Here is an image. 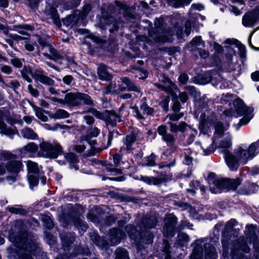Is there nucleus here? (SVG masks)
I'll return each mask as SVG.
<instances>
[{
    "label": "nucleus",
    "instance_id": "1",
    "mask_svg": "<svg viewBox=\"0 0 259 259\" xmlns=\"http://www.w3.org/2000/svg\"><path fill=\"white\" fill-rule=\"evenodd\" d=\"M8 238L18 248L16 259H33L30 253L35 248V245L24 231L22 221H16L12 224Z\"/></svg>",
    "mask_w": 259,
    "mask_h": 259
},
{
    "label": "nucleus",
    "instance_id": "2",
    "mask_svg": "<svg viewBox=\"0 0 259 259\" xmlns=\"http://www.w3.org/2000/svg\"><path fill=\"white\" fill-rule=\"evenodd\" d=\"M259 152V140L252 143L247 149L239 146L233 153L225 151L224 158L225 162L231 171H236L240 164H245L253 158Z\"/></svg>",
    "mask_w": 259,
    "mask_h": 259
},
{
    "label": "nucleus",
    "instance_id": "3",
    "mask_svg": "<svg viewBox=\"0 0 259 259\" xmlns=\"http://www.w3.org/2000/svg\"><path fill=\"white\" fill-rule=\"evenodd\" d=\"M207 180L209 190L212 193L214 194L221 193L223 190L235 191L241 182L240 178H237L236 179H219L215 178L214 174H210Z\"/></svg>",
    "mask_w": 259,
    "mask_h": 259
},
{
    "label": "nucleus",
    "instance_id": "4",
    "mask_svg": "<svg viewBox=\"0 0 259 259\" xmlns=\"http://www.w3.org/2000/svg\"><path fill=\"white\" fill-rule=\"evenodd\" d=\"M155 29L149 31L151 39L157 42H171L174 32L167 28L163 18L156 19Z\"/></svg>",
    "mask_w": 259,
    "mask_h": 259
},
{
    "label": "nucleus",
    "instance_id": "5",
    "mask_svg": "<svg viewBox=\"0 0 259 259\" xmlns=\"http://www.w3.org/2000/svg\"><path fill=\"white\" fill-rule=\"evenodd\" d=\"M217 259V254L214 247L207 243L203 239L197 240L195 242L194 250L190 255V259Z\"/></svg>",
    "mask_w": 259,
    "mask_h": 259
},
{
    "label": "nucleus",
    "instance_id": "6",
    "mask_svg": "<svg viewBox=\"0 0 259 259\" xmlns=\"http://www.w3.org/2000/svg\"><path fill=\"white\" fill-rule=\"evenodd\" d=\"M233 105L234 109L231 108L226 110L224 111V114L230 117L243 115V117L240 119L239 124L240 126L247 124L253 117L251 111L240 99L235 100L233 102Z\"/></svg>",
    "mask_w": 259,
    "mask_h": 259
},
{
    "label": "nucleus",
    "instance_id": "7",
    "mask_svg": "<svg viewBox=\"0 0 259 259\" xmlns=\"http://www.w3.org/2000/svg\"><path fill=\"white\" fill-rule=\"evenodd\" d=\"M157 223V219L155 215L145 216L142 220L143 226L141 227V230L142 232H139L137 228H134L131 225L126 226L125 229L132 239L136 240L138 239V236L142 237V234L144 233L146 229H151L155 227Z\"/></svg>",
    "mask_w": 259,
    "mask_h": 259
},
{
    "label": "nucleus",
    "instance_id": "8",
    "mask_svg": "<svg viewBox=\"0 0 259 259\" xmlns=\"http://www.w3.org/2000/svg\"><path fill=\"white\" fill-rule=\"evenodd\" d=\"M40 150L38 154L50 158H56L62 153V148L59 144H51L44 142L39 144Z\"/></svg>",
    "mask_w": 259,
    "mask_h": 259
},
{
    "label": "nucleus",
    "instance_id": "9",
    "mask_svg": "<svg viewBox=\"0 0 259 259\" xmlns=\"http://www.w3.org/2000/svg\"><path fill=\"white\" fill-rule=\"evenodd\" d=\"M87 112L91 113L95 117L99 119L104 120L107 125L114 126L118 121L120 120V116L113 111L106 110L104 112H100L93 108H89Z\"/></svg>",
    "mask_w": 259,
    "mask_h": 259
},
{
    "label": "nucleus",
    "instance_id": "10",
    "mask_svg": "<svg viewBox=\"0 0 259 259\" xmlns=\"http://www.w3.org/2000/svg\"><path fill=\"white\" fill-rule=\"evenodd\" d=\"M28 170L27 178L30 187L36 186L38 183V177L40 176V171L38 164L33 161H28L26 162Z\"/></svg>",
    "mask_w": 259,
    "mask_h": 259
},
{
    "label": "nucleus",
    "instance_id": "11",
    "mask_svg": "<svg viewBox=\"0 0 259 259\" xmlns=\"http://www.w3.org/2000/svg\"><path fill=\"white\" fill-rule=\"evenodd\" d=\"M164 225L163 229V235L167 237H172L175 235V227L177 218L172 214H167L164 219Z\"/></svg>",
    "mask_w": 259,
    "mask_h": 259
},
{
    "label": "nucleus",
    "instance_id": "12",
    "mask_svg": "<svg viewBox=\"0 0 259 259\" xmlns=\"http://www.w3.org/2000/svg\"><path fill=\"white\" fill-rule=\"evenodd\" d=\"M38 42L41 46V50L45 51L42 55L49 59L56 60L61 58L60 54L52 46L43 40L38 38Z\"/></svg>",
    "mask_w": 259,
    "mask_h": 259
},
{
    "label": "nucleus",
    "instance_id": "13",
    "mask_svg": "<svg viewBox=\"0 0 259 259\" xmlns=\"http://www.w3.org/2000/svg\"><path fill=\"white\" fill-rule=\"evenodd\" d=\"M171 174L161 172L158 177L142 176L141 179L149 185H160L171 180Z\"/></svg>",
    "mask_w": 259,
    "mask_h": 259
},
{
    "label": "nucleus",
    "instance_id": "14",
    "mask_svg": "<svg viewBox=\"0 0 259 259\" xmlns=\"http://www.w3.org/2000/svg\"><path fill=\"white\" fill-rule=\"evenodd\" d=\"M203 9L204 6L200 4H193L191 6V8L189 13V20L187 21L185 25V32L187 35H188L190 33L192 26L193 27H199L198 24H196L197 18L191 16V13L193 10H197L200 11Z\"/></svg>",
    "mask_w": 259,
    "mask_h": 259
},
{
    "label": "nucleus",
    "instance_id": "15",
    "mask_svg": "<svg viewBox=\"0 0 259 259\" xmlns=\"http://www.w3.org/2000/svg\"><path fill=\"white\" fill-rule=\"evenodd\" d=\"M136 138L137 136L135 133H131L123 139L122 141L124 145L120 148V150L122 154L128 153L133 150V145L136 141Z\"/></svg>",
    "mask_w": 259,
    "mask_h": 259
},
{
    "label": "nucleus",
    "instance_id": "16",
    "mask_svg": "<svg viewBox=\"0 0 259 259\" xmlns=\"http://www.w3.org/2000/svg\"><path fill=\"white\" fill-rule=\"evenodd\" d=\"M196 143L198 145H201V148L203 151V154L205 156L213 153L217 148L214 142L208 137L202 143L199 142H197Z\"/></svg>",
    "mask_w": 259,
    "mask_h": 259
},
{
    "label": "nucleus",
    "instance_id": "17",
    "mask_svg": "<svg viewBox=\"0 0 259 259\" xmlns=\"http://www.w3.org/2000/svg\"><path fill=\"white\" fill-rule=\"evenodd\" d=\"M79 92L69 93L67 94L64 98V100H59L60 103L65 102L70 107L80 106V102L79 101Z\"/></svg>",
    "mask_w": 259,
    "mask_h": 259
},
{
    "label": "nucleus",
    "instance_id": "18",
    "mask_svg": "<svg viewBox=\"0 0 259 259\" xmlns=\"http://www.w3.org/2000/svg\"><path fill=\"white\" fill-rule=\"evenodd\" d=\"M125 235L124 232L120 229L113 228L110 230L109 234L108 243L111 245H116L118 244L121 240L125 237Z\"/></svg>",
    "mask_w": 259,
    "mask_h": 259
},
{
    "label": "nucleus",
    "instance_id": "19",
    "mask_svg": "<svg viewBox=\"0 0 259 259\" xmlns=\"http://www.w3.org/2000/svg\"><path fill=\"white\" fill-rule=\"evenodd\" d=\"M164 83V85L156 83L154 85L158 89L171 95H173L175 92L179 91L177 86L169 78H165Z\"/></svg>",
    "mask_w": 259,
    "mask_h": 259
},
{
    "label": "nucleus",
    "instance_id": "20",
    "mask_svg": "<svg viewBox=\"0 0 259 259\" xmlns=\"http://www.w3.org/2000/svg\"><path fill=\"white\" fill-rule=\"evenodd\" d=\"M33 78L36 80L46 85H52L54 83V80L46 75L44 72L41 70H35Z\"/></svg>",
    "mask_w": 259,
    "mask_h": 259
},
{
    "label": "nucleus",
    "instance_id": "21",
    "mask_svg": "<svg viewBox=\"0 0 259 259\" xmlns=\"http://www.w3.org/2000/svg\"><path fill=\"white\" fill-rule=\"evenodd\" d=\"M23 168L22 161L15 159L9 161L7 164V170L11 174H17L23 170Z\"/></svg>",
    "mask_w": 259,
    "mask_h": 259
},
{
    "label": "nucleus",
    "instance_id": "22",
    "mask_svg": "<svg viewBox=\"0 0 259 259\" xmlns=\"http://www.w3.org/2000/svg\"><path fill=\"white\" fill-rule=\"evenodd\" d=\"M257 16L255 12H249L242 17V24L246 27H252L257 22Z\"/></svg>",
    "mask_w": 259,
    "mask_h": 259
},
{
    "label": "nucleus",
    "instance_id": "23",
    "mask_svg": "<svg viewBox=\"0 0 259 259\" xmlns=\"http://www.w3.org/2000/svg\"><path fill=\"white\" fill-rule=\"evenodd\" d=\"M258 186L255 183H245L240 187L237 193L241 195H248L255 192L258 189Z\"/></svg>",
    "mask_w": 259,
    "mask_h": 259
},
{
    "label": "nucleus",
    "instance_id": "24",
    "mask_svg": "<svg viewBox=\"0 0 259 259\" xmlns=\"http://www.w3.org/2000/svg\"><path fill=\"white\" fill-rule=\"evenodd\" d=\"M45 13L48 19L53 20V22L57 26H61V21L56 9L51 6H48L45 10Z\"/></svg>",
    "mask_w": 259,
    "mask_h": 259
},
{
    "label": "nucleus",
    "instance_id": "25",
    "mask_svg": "<svg viewBox=\"0 0 259 259\" xmlns=\"http://www.w3.org/2000/svg\"><path fill=\"white\" fill-rule=\"evenodd\" d=\"M122 81L126 85L127 90L128 91L134 92L136 93L135 95L136 97H141L142 96V92L139 86L136 85L133 81H132L128 78L124 77L121 78Z\"/></svg>",
    "mask_w": 259,
    "mask_h": 259
},
{
    "label": "nucleus",
    "instance_id": "26",
    "mask_svg": "<svg viewBox=\"0 0 259 259\" xmlns=\"http://www.w3.org/2000/svg\"><path fill=\"white\" fill-rule=\"evenodd\" d=\"M168 124L170 126V132L174 133H184L189 128V125L185 122H181L179 124H176L170 121L168 122Z\"/></svg>",
    "mask_w": 259,
    "mask_h": 259
},
{
    "label": "nucleus",
    "instance_id": "27",
    "mask_svg": "<svg viewBox=\"0 0 259 259\" xmlns=\"http://www.w3.org/2000/svg\"><path fill=\"white\" fill-rule=\"evenodd\" d=\"M97 73L99 78L101 80L108 81L112 79L111 74L107 70V66L104 64L99 65Z\"/></svg>",
    "mask_w": 259,
    "mask_h": 259
},
{
    "label": "nucleus",
    "instance_id": "28",
    "mask_svg": "<svg viewBox=\"0 0 259 259\" xmlns=\"http://www.w3.org/2000/svg\"><path fill=\"white\" fill-rule=\"evenodd\" d=\"M232 136L229 134H226V137L219 143L218 147L222 149V152L225 154V151H229V149L231 148L232 145Z\"/></svg>",
    "mask_w": 259,
    "mask_h": 259
},
{
    "label": "nucleus",
    "instance_id": "29",
    "mask_svg": "<svg viewBox=\"0 0 259 259\" xmlns=\"http://www.w3.org/2000/svg\"><path fill=\"white\" fill-rule=\"evenodd\" d=\"M38 150V146L34 143H30L21 149L22 154H32L36 153Z\"/></svg>",
    "mask_w": 259,
    "mask_h": 259
},
{
    "label": "nucleus",
    "instance_id": "30",
    "mask_svg": "<svg viewBox=\"0 0 259 259\" xmlns=\"http://www.w3.org/2000/svg\"><path fill=\"white\" fill-rule=\"evenodd\" d=\"M22 136L28 140H35L37 139V134L31 128L26 127L21 131Z\"/></svg>",
    "mask_w": 259,
    "mask_h": 259
},
{
    "label": "nucleus",
    "instance_id": "31",
    "mask_svg": "<svg viewBox=\"0 0 259 259\" xmlns=\"http://www.w3.org/2000/svg\"><path fill=\"white\" fill-rule=\"evenodd\" d=\"M79 101L80 106L83 104L88 106H93L94 105V101L92 98L87 94L79 92Z\"/></svg>",
    "mask_w": 259,
    "mask_h": 259
},
{
    "label": "nucleus",
    "instance_id": "32",
    "mask_svg": "<svg viewBox=\"0 0 259 259\" xmlns=\"http://www.w3.org/2000/svg\"><path fill=\"white\" fill-rule=\"evenodd\" d=\"M189 241V236L185 233H180L177 236V239L175 245L177 246H184Z\"/></svg>",
    "mask_w": 259,
    "mask_h": 259
},
{
    "label": "nucleus",
    "instance_id": "33",
    "mask_svg": "<svg viewBox=\"0 0 259 259\" xmlns=\"http://www.w3.org/2000/svg\"><path fill=\"white\" fill-rule=\"evenodd\" d=\"M22 75L24 79L30 83L32 82V79L30 78V76L33 77L34 71L33 72L31 68L29 66H25L21 71Z\"/></svg>",
    "mask_w": 259,
    "mask_h": 259
},
{
    "label": "nucleus",
    "instance_id": "34",
    "mask_svg": "<svg viewBox=\"0 0 259 259\" xmlns=\"http://www.w3.org/2000/svg\"><path fill=\"white\" fill-rule=\"evenodd\" d=\"M30 105L33 108L35 112V115L41 121H46L48 120V116L44 114L42 109L34 105L33 103H30Z\"/></svg>",
    "mask_w": 259,
    "mask_h": 259
},
{
    "label": "nucleus",
    "instance_id": "35",
    "mask_svg": "<svg viewBox=\"0 0 259 259\" xmlns=\"http://www.w3.org/2000/svg\"><path fill=\"white\" fill-rule=\"evenodd\" d=\"M118 86L116 82H111L110 84L103 90V94L105 95L109 94H118Z\"/></svg>",
    "mask_w": 259,
    "mask_h": 259
},
{
    "label": "nucleus",
    "instance_id": "36",
    "mask_svg": "<svg viewBox=\"0 0 259 259\" xmlns=\"http://www.w3.org/2000/svg\"><path fill=\"white\" fill-rule=\"evenodd\" d=\"M0 131L2 134L10 136L14 135L16 133L15 129L7 127L5 123L1 120H0Z\"/></svg>",
    "mask_w": 259,
    "mask_h": 259
},
{
    "label": "nucleus",
    "instance_id": "37",
    "mask_svg": "<svg viewBox=\"0 0 259 259\" xmlns=\"http://www.w3.org/2000/svg\"><path fill=\"white\" fill-rule=\"evenodd\" d=\"M69 116V113L62 109H58L52 115V117L55 119L66 118Z\"/></svg>",
    "mask_w": 259,
    "mask_h": 259
},
{
    "label": "nucleus",
    "instance_id": "38",
    "mask_svg": "<svg viewBox=\"0 0 259 259\" xmlns=\"http://www.w3.org/2000/svg\"><path fill=\"white\" fill-rule=\"evenodd\" d=\"M115 259H129L128 253L126 250L118 248L116 250Z\"/></svg>",
    "mask_w": 259,
    "mask_h": 259
},
{
    "label": "nucleus",
    "instance_id": "39",
    "mask_svg": "<svg viewBox=\"0 0 259 259\" xmlns=\"http://www.w3.org/2000/svg\"><path fill=\"white\" fill-rule=\"evenodd\" d=\"M192 0H167V2L170 6L177 8L183 6V4L188 5Z\"/></svg>",
    "mask_w": 259,
    "mask_h": 259
},
{
    "label": "nucleus",
    "instance_id": "40",
    "mask_svg": "<svg viewBox=\"0 0 259 259\" xmlns=\"http://www.w3.org/2000/svg\"><path fill=\"white\" fill-rule=\"evenodd\" d=\"M214 128L215 132L214 135L215 138L221 137L225 132V129L223 124L220 122L216 123L214 125Z\"/></svg>",
    "mask_w": 259,
    "mask_h": 259
},
{
    "label": "nucleus",
    "instance_id": "41",
    "mask_svg": "<svg viewBox=\"0 0 259 259\" xmlns=\"http://www.w3.org/2000/svg\"><path fill=\"white\" fill-rule=\"evenodd\" d=\"M16 158V156L13 155L10 152L2 151H0V160H9V161Z\"/></svg>",
    "mask_w": 259,
    "mask_h": 259
},
{
    "label": "nucleus",
    "instance_id": "42",
    "mask_svg": "<svg viewBox=\"0 0 259 259\" xmlns=\"http://www.w3.org/2000/svg\"><path fill=\"white\" fill-rule=\"evenodd\" d=\"M156 156L153 153H152L149 156L145 158L143 165L147 166H154L156 165Z\"/></svg>",
    "mask_w": 259,
    "mask_h": 259
},
{
    "label": "nucleus",
    "instance_id": "43",
    "mask_svg": "<svg viewBox=\"0 0 259 259\" xmlns=\"http://www.w3.org/2000/svg\"><path fill=\"white\" fill-rule=\"evenodd\" d=\"M169 248V244L168 242L166 240H164L163 242V252L165 254V259H171Z\"/></svg>",
    "mask_w": 259,
    "mask_h": 259
},
{
    "label": "nucleus",
    "instance_id": "44",
    "mask_svg": "<svg viewBox=\"0 0 259 259\" xmlns=\"http://www.w3.org/2000/svg\"><path fill=\"white\" fill-rule=\"evenodd\" d=\"M8 210L10 212L13 213L19 214L22 215H24L26 213V211L20 206L10 207L8 208Z\"/></svg>",
    "mask_w": 259,
    "mask_h": 259
},
{
    "label": "nucleus",
    "instance_id": "45",
    "mask_svg": "<svg viewBox=\"0 0 259 259\" xmlns=\"http://www.w3.org/2000/svg\"><path fill=\"white\" fill-rule=\"evenodd\" d=\"M66 160L70 163H76L78 161L77 157L73 153H70L64 154Z\"/></svg>",
    "mask_w": 259,
    "mask_h": 259
},
{
    "label": "nucleus",
    "instance_id": "46",
    "mask_svg": "<svg viewBox=\"0 0 259 259\" xmlns=\"http://www.w3.org/2000/svg\"><path fill=\"white\" fill-rule=\"evenodd\" d=\"M141 109L148 115H153L154 112V109L153 108L150 107L146 103H143L141 105Z\"/></svg>",
    "mask_w": 259,
    "mask_h": 259
},
{
    "label": "nucleus",
    "instance_id": "47",
    "mask_svg": "<svg viewBox=\"0 0 259 259\" xmlns=\"http://www.w3.org/2000/svg\"><path fill=\"white\" fill-rule=\"evenodd\" d=\"M113 139V134L111 132H109L108 135V141L106 144H104L102 147L99 149L98 151H101L104 149H107L110 146L112 143V140Z\"/></svg>",
    "mask_w": 259,
    "mask_h": 259
},
{
    "label": "nucleus",
    "instance_id": "48",
    "mask_svg": "<svg viewBox=\"0 0 259 259\" xmlns=\"http://www.w3.org/2000/svg\"><path fill=\"white\" fill-rule=\"evenodd\" d=\"M42 220L47 228H52L53 227V222L50 217L45 216L42 218Z\"/></svg>",
    "mask_w": 259,
    "mask_h": 259
},
{
    "label": "nucleus",
    "instance_id": "49",
    "mask_svg": "<svg viewBox=\"0 0 259 259\" xmlns=\"http://www.w3.org/2000/svg\"><path fill=\"white\" fill-rule=\"evenodd\" d=\"M190 44L192 46H204V43L201 40V37L200 36L196 37L195 38H193L191 41Z\"/></svg>",
    "mask_w": 259,
    "mask_h": 259
},
{
    "label": "nucleus",
    "instance_id": "50",
    "mask_svg": "<svg viewBox=\"0 0 259 259\" xmlns=\"http://www.w3.org/2000/svg\"><path fill=\"white\" fill-rule=\"evenodd\" d=\"M81 140L87 141V142L91 146L92 148H94V146L96 144V141L94 139H92V137L90 136V135H87L82 137Z\"/></svg>",
    "mask_w": 259,
    "mask_h": 259
},
{
    "label": "nucleus",
    "instance_id": "51",
    "mask_svg": "<svg viewBox=\"0 0 259 259\" xmlns=\"http://www.w3.org/2000/svg\"><path fill=\"white\" fill-rule=\"evenodd\" d=\"M183 114H168L167 115L166 118H168L171 121H176L179 120L182 117H183Z\"/></svg>",
    "mask_w": 259,
    "mask_h": 259
},
{
    "label": "nucleus",
    "instance_id": "52",
    "mask_svg": "<svg viewBox=\"0 0 259 259\" xmlns=\"http://www.w3.org/2000/svg\"><path fill=\"white\" fill-rule=\"evenodd\" d=\"M162 139L167 143H172L175 140V138L174 136L171 134L167 133V132L163 137H162Z\"/></svg>",
    "mask_w": 259,
    "mask_h": 259
},
{
    "label": "nucleus",
    "instance_id": "53",
    "mask_svg": "<svg viewBox=\"0 0 259 259\" xmlns=\"http://www.w3.org/2000/svg\"><path fill=\"white\" fill-rule=\"evenodd\" d=\"M11 63L17 68H21L22 66V63L21 60L17 58H14L11 59Z\"/></svg>",
    "mask_w": 259,
    "mask_h": 259
},
{
    "label": "nucleus",
    "instance_id": "54",
    "mask_svg": "<svg viewBox=\"0 0 259 259\" xmlns=\"http://www.w3.org/2000/svg\"><path fill=\"white\" fill-rule=\"evenodd\" d=\"M1 71L5 74H10L12 72V68L8 65H2L1 67Z\"/></svg>",
    "mask_w": 259,
    "mask_h": 259
},
{
    "label": "nucleus",
    "instance_id": "55",
    "mask_svg": "<svg viewBox=\"0 0 259 259\" xmlns=\"http://www.w3.org/2000/svg\"><path fill=\"white\" fill-rule=\"evenodd\" d=\"M188 79L189 77L186 73L181 74L179 77V81L182 84H186L188 82Z\"/></svg>",
    "mask_w": 259,
    "mask_h": 259
},
{
    "label": "nucleus",
    "instance_id": "56",
    "mask_svg": "<svg viewBox=\"0 0 259 259\" xmlns=\"http://www.w3.org/2000/svg\"><path fill=\"white\" fill-rule=\"evenodd\" d=\"M237 222L235 220L232 219L228 221L225 225V229L226 231H229L235 225H236Z\"/></svg>",
    "mask_w": 259,
    "mask_h": 259
},
{
    "label": "nucleus",
    "instance_id": "57",
    "mask_svg": "<svg viewBox=\"0 0 259 259\" xmlns=\"http://www.w3.org/2000/svg\"><path fill=\"white\" fill-rule=\"evenodd\" d=\"M157 133L163 137L167 133V127L165 125H161L157 128Z\"/></svg>",
    "mask_w": 259,
    "mask_h": 259
},
{
    "label": "nucleus",
    "instance_id": "58",
    "mask_svg": "<svg viewBox=\"0 0 259 259\" xmlns=\"http://www.w3.org/2000/svg\"><path fill=\"white\" fill-rule=\"evenodd\" d=\"M35 44L30 41L25 42L24 47L26 50L28 51H33L34 49Z\"/></svg>",
    "mask_w": 259,
    "mask_h": 259
},
{
    "label": "nucleus",
    "instance_id": "59",
    "mask_svg": "<svg viewBox=\"0 0 259 259\" xmlns=\"http://www.w3.org/2000/svg\"><path fill=\"white\" fill-rule=\"evenodd\" d=\"M43 126L46 129L51 131H56L58 128H62V125L59 124H55L53 126L51 127L50 125L46 123L44 124Z\"/></svg>",
    "mask_w": 259,
    "mask_h": 259
},
{
    "label": "nucleus",
    "instance_id": "60",
    "mask_svg": "<svg viewBox=\"0 0 259 259\" xmlns=\"http://www.w3.org/2000/svg\"><path fill=\"white\" fill-rule=\"evenodd\" d=\"M185 90L188 92V93L194 96H196L197 92L196 89L193 86H187L185 87Z\"/></svg>",
    "mask_w": 259,
    "mask_h": 259
},
{
    "label": "nucleus",
    "instance_id": "61",
    "mask_svg": "<svg viewBox=\"0 0 259 259\" xmlns=\"http://www.w3.org/2000/svg\"><path fill=\"white\" fill-rule=\"evenodd\" d=\"M28 90L29 92V93L32 95L33 96L36 97L38 96V91L33 88V87L31 84H29L27 87Z\"/></svg>",
    "mask_w": 259,
    "mask_h": 259
},
{
    "label": "nucleus",
    "instance_id": "62",
    "mask_svg": "<svg viewBox=\"0 0 259 259\" xmlns=\"http://www.w3.org/2000/svg\"><path fill=\"white\" fill-rule=\"evenodd\" d=\"M236 45L238 48L239 50L240 51V54L241 56H243L245 53V47L242 45L239 41L236 40Z\"/></svg>",
    "mask_w": 259,
    "mask_h": 259
},
{
    "label": "nucleus",
    "instance_id": "63",
    "mask_svg": "<svg viewBox=\"0 0 259 259\" xmlns=\"http://www.w3.org/2000/svg\"><path fill=\"white\" fill-rule=\"evenodd\" d=\"M179 97L180 101L182 103L186 102L188 99V95H187V93L185 92L180 93Z\"/></svg>",
    "mask_w": 259,
    "mask_h": 259
},
{
    "label": "nucleus",
    "instance_id": "64",
    "mask_svg": "<svg viewBox=\"0 0 259 259\" xmlns=\"http://www.w3.org/2000/svg\"><path fill=\"white\" fill-rule=\"evenodd\" d=\"M73 80V77L71 75H66L63 78L64 83L70 85Z\"/></svg>",
    "mask_w": 259,
    "mask_h": 259
}]
</instances>
